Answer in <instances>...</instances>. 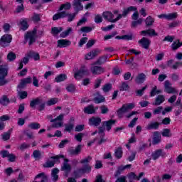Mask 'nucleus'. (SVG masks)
<instances>
[{
    "mask_svg": "<svg viewBox=\"0 0 182 182\" xmlns=\"http://www.w3.org/2000/svg\"><path fill=\"white\" fill-rule=\"evenodd\" d=\"M89 0H73V7L76 12H79V11H83V5L82 2H86Z\"/></svg>",
    "mask_w": 182,
    "mask_h": 182,
    "instance_id": "nucleus-10",
    "label": "nucleus"
},
{
    "mask_svg": "<svg viewBox=\"0 0 182 182\" xmlns=\"http://www.w3.org/2000/svg\"><path fill=\"white\" fill-rule=\"evenodd\" d=\"M102 16L105 21H108V22H112V23L119 21V10H114L112 13L110 11H105L102 14Z\"/></svg>",
    "mask_w": 182,
    "mask_h": 182,
    "instance_id": "nucleus-1",
    "label": "nucleus"
},
{
    "mask_svg": "<svg viewBox=\"0 0 182 182\" xmlns=\"http://www.w3.org/2000/svg\"><path fill=\"white\" fill-rule=\"evenodd\" d=\"M10 119H11V117H9V115H8V114L2 115L0 117V122L4 123V122L10 120Z\"/></svg>",
    "mask_w": 182,
    "mask_h": 182,
    "instance_id": "nucleus-56",
    "label": "nucleus"
},
{
    "mask_svg": "<svg viewBox=\"0 0 182 182\" xmlns=\"http://www.w3.org/2000/svg\"><path fill=\"white\" fill-rule=\"evenodd\" d=\"M11 42H12V36L9 34L4 35L0 39V46L5 48L8 46V44L11 43Z\"/></svg>",
    "mask_w": 182,
    "mask_h": 182,
    "instance_id": "nucleus-6",
    "label": "nucleus"
},
{
    "mask_svg": "<svg viewBox=\"0 0 182 182\" xmlns=\"http://www.w3.org/2000/svg\"><path fill=\"white\" fill-rule=\"evenodd\" d=\"M34 159H41V151L38 150H35L33 153Z\"/></svg>",
    "mask_w": 182,
    "mask_h": 182,
    "instance_id": "nucleus-59",
    "label": "nucleus"
},
{
    "mask_svg": "<svg viewBox=\"0 0 182 182\" xmlns=\"http://www.w3.org/2000/svg\"><path fill=\"white\" fill-rule=\"evenodd\" d=\"M26 41H28V45H32L36 41V30L28 32L25 36Z\"/></svg>",
    "mask_w": 182,
    "mask_h": 182,
    "instance_id": "nucleus-7",
    "label": "nucleus"
},
{
    "mask_svg": "<svg viewBox=\"0 0 182 182\" xmlns=\"http://www.w3.org/2000/svg\"><path fill=\"white\" fill-rule=\"evenodd\" d=\"M164 100H166L164 95H159L156 97L155 102H154L153 105L154 106H160L161 103H164Z\"/></svg>",
    "mask_w": 182,
    "mask_h": 182,
    "instance_id": "nucleus-27",
    "label": "nucleus"
},
{
    "mask_svg": "<svg viewBox=\"0 0 182 182\" xmlns=\"http://www.w3.org/2000/svg\"><path fill=\"white\" fill-rule=\"evenodd\" d=\"M55 166V161H48L46 162L45 167H53Z\"/></svg>",
    "mask_w": 182,
    "mask_h": 182,
    "instance_id": "nucleus-63",
    "label": "nucleus"
},
{
    "mask_svg": "<svg viewBox=\"0 0 182 182\" xmlns=\"http://www.w3.org/2000/svg\"><path fill=\"white\" fill-rule=\"evenodd\" d=\"M162 136L164 137H170V136H171V134H170V129H164L162 132Z\"/></svg>",
    "mask_w": 182,
    "mask_h": 182,
    "instance_id": "nucleus-55",
    "label": "nucleus"
},
{
    "mask_svg": "<svg viewBox=\"0 0 182 182\" xmlns=\"http://www.w3.org/2000/svg\"><path fill=\"white\" fill-rule=\"evenodd\" d=\"M97 107L95 108L93 105H89L84 108V113H87V114H93L95 112H96Z\"/></svg>",
    "mask_w": 182,
    "mask_h": 182,
    "instance_id": "nucleus-28",
    "label": "nucleus"
},
{
    "mask_svg": "<svg viewBox=\"0 0 182 182\" xmlns=\"http://www.w3.org/2000/svg\"><path fill=\"white\" fill-rule=\"evenodd\" d=\"M95 103H102L105 102V97L101 95L100 94L97 93V95L95 97L94 99Z\"/></svg>",
    "mask_w": 182,
    "mask_h": 182,
    "instance_id": "nucleus-39",
    "label": "nucleus"
},
{
    "mask_svg": "<svg viewBox=\"0 0 182 182\" xmlns=\"http://www.w3.org/2000/svg\"><path fill=\"white\" fill-rule=\"evenodd\" d=\"M57 43L58 48H68V46H70V45H72V42L66 39L58 40Z\"/></svg>",
    "mask_w": 182,
    "mask_h": 182,
    "instance_id": "nucleus-15",
    "label": "nucleus"
},
{
    "mask_svg": "<svg viewBox=\"0 0 182 182\" xmlns=\"http://www.w3.org/2000/svg\"><path fill=\"white\" fill-rule=\"evenodd\" d=\"M132 165H126L124 166H119L115 173V176L117 177V176H120V174H122V172L124 171V170H126V168H129V167H130Z\"/></svg>",
    "mask_w": 182,
    "mask_h": 182,
    "instance_id": "nucleus-41",
    "label": "nucleus"
},
{
    "mask_svg": "<svg viewBox=\"0 0 182 182\" xmlns=\"http://www.w3.org/2000/svg\"><path fill=\"white\" fill-rule=\"evenodd\" d=\"M144 176V173L141 172L139 173V176L136 175V173L131 172L127 175V177H128L129 181H132V180H140V178Z\"/></svg>",
    "mask_w": 182,
    "mask_h": 182,
    "instance_id": "nucleus-19",
    "label": "nucleus"
},
{
    "mask_svg": "<svg viewBox=\"0 0 182 182\" xmlns=\"http://www.w3.org/2000/svg\"><path fill=\"white\" fill-rule=\"evenodd\" d=\"M28 127L34 130H38V129H41V124L38 122H32L28 125Z\"/></svg>",
    "mask_w": 182,
    "mask_h": 182,
    "instance_id": "nucleus-45",
    "label": "nucleus"
},
{
    "mask_svg": "<svg viewBox=\"0 0 182 182\" xmlns=\"http://www.w3.org/2000/svg\"><path fill=\"white\" fill-rule=\"evenodd\" d=\"M95 23H102L103 22V18L100 16V14H97L95 18Z\"/></svg>",
    "mask_w": 182,
    "mask_h": 182,
    "instance_id": "nucleus-52",
    "label": "nucleus"
},
{
    "mask_svg": "<svg viewBox=\"0 0 182 182\" xmlns=\"http://www.w3.org/2000/svg\"><path fill=\"white\" fill-rule=\"evenodd\" d=\"M11 133H12V130H9L7 132L2 134L1 137L3 140H9V139H11Z\"/></svg>",
    "mask_w": 182,
    "mask_h": 182,
    "instance_id": "nucleus-44",
    "label": "nucleus"
},
{
    "mask_svg": "<svg viewBox=\"0 0 182 182\" xmlns=\"http://www.w3.org/2000/svg\"><path fill=\"white\" fill-rule=\"evenodd\" d=\"M66 79H68L66 74H60L55 78V80L57 83H59L60 82L66 80Z\"/></svg>",
    "mask_w": 182,
    "mask_h": 182,
    "instance_id": "nucleus-33",
    "label": "nucleus"
},
{
    "mask_svg": "<svg viewBox=\"0 0 182 182\" xmlns=\"http://www.w3.org/2000/svg\"><path fill=\"white\" fill-rule=\"evenodd\" d=\"M141 35H143L144 36H157V33L156 31L153 28L149 29V30H145L141 31Z\"/></svg>",
    "mask_w": 182,
    "mask_h": 182,
    "instance_id": "nucleus-23",
    "label": "nucleus"
},
{
    "mask_svg": "<svg viewBox=\"0 0 182 182\" xmlns=\"http://www.w3.org/2000/svg\"><path fill=\"white\" fill-rule=\"evenodd\" d=\"M70 8H72V4L70 2H67L60 6L59 11H63V9H65V11H69Z\"/></svg>",
    "mask_w": 182,
    "mask_h": 182,
    "instance_id": "nucleus-36",
    "label": "nucleus"
},
{
    "mask_svg": "<svg viewBox=\"0 0 182 182\" xmlns=\"http://www.w3.org/2000/svg\"><path fill=\"white\" fill-rule=\"evenodd\" d=\"M99 53H100V51L99 50H94L87 53L85 56V59L86 60H90L93 59V58L97 56Z\"/></svg>",
    "mask_w": 182,
    "mask_h": 182,
    "instance_id": "nucleus-16",
    "label": "nucleus"
},
{
    "mask_svg": "<svg viewBox=\"0 0 182 182\" xmlns=\"http://www.w3.org/2000/svg\"><path fill=\"white\" fill-rule=\"evenodd\" d=\"M2 157H8L9 161L14 162L16 156L14 154H9L8 151H2L1 152Z\"/></svg>",
    "mask_w": 182,
    "mask_h": 182,
    "instance_id": "nucleus-17",
    "label": "nucleus"
},
{
    "mask_svg": "<svg viewBox=\"0 0 182 182\" xmlns=\"http://www.w3.org/2000/svg\"><path fill=\"white\" fill-rule=\"evenodd\" d=\"M30 56L31 58H33L34 60H39V59H41V58L39 57V53H38L31 52L30 53Z\"/></svg>",
    "mask_w": 182,
    "mask_h": 182,
    "instance_id": "nucleus-51",
    "label": "nucleus"
},
{
    "mask_svg": "<svg viewBox=\"0 0 182 182\" xmlns=\"http://www.w3.org/2000/svg\"><path fill=\"white\" fill-rule=\"evenodd\" d=\"M163 156H166V153L161 149H158L154 151L151 154L153 160H157L159 157H163Z\"/></svg>",
    "mask_w": 182,
    "mask_h": 182,
    "instance_id": "nucleus-22",
    "label": "nucleus"
},
{
    "mask_svg": "<svg viewBox=\"0 0 182 182\" xmlns=\"http://www.w3.org/2000/svg\"><path fill=\"white\" fill-rule=\"evenodd\" d=\"M145 23L146 26H151V25L154 23V18H153L151 16H148L145 20Z\"/></svg>",
    "mask_w": 182,
    "mask_h": 182,
    "instance_id": "nucleus-46",
    "label": "nucleus"
},
{
    "mask_svg": "<svg viewBox=\"0 0 182 182\" xmlns=\"http://www.w3.org/2000/svg\"><path fill=\"white\" fill-rule=\"evenodd\" d=\"M159 126H160V123L159 122H150L146 126V130H157Z\"/></svg>",
    "mask_w": 182,
    "mask_h": 182,
    "instance_id": "nucleus-31",
    "label": "nucleus"
},
{
    "mask_svg": "<svg viewBox=\"0 0 182 182\" xmlns=\"http://www.w3.org/2000/svg\"><path fill=\"white\" fill-rule=\"evenodd\" d=\"M58 103V98H51L49 100L46 105L47 106H53V105H56Z\"/></svg>",
    "mask_w": 182,
    "mask_h": 182,
    "instance_id": "nucleus-49",
    "label": "nucleus"
},
{
    "mask_svg": "<svg viewBox=\"0 0 182 182\" xmlns=\"http://www.w3.org/2000/svg\"><path fill=\"white\" fill-rule=\"evenodd\" d=\"M33 85L35 86V87H39V79H38V77L33 76Z\"/></svg>",
    "mask_w": 182,
    "mask_h": 182,
    "instance_id": "nucleus-53",
    "label": "nucleus"
},
{
    "mask_svg": "<svg viewBox=\"0 0 182 182\" xmlns=\"http://www.w3.org/2000/svg\"><path fill=\"white\" fill-rule=\"evenodd\" d=\"M62 171H66V173H70L72 170V166L69 164V159H64V162L61 166Z\"/></svg>",
    "mask_w": 182,
    "mask_h": 182,
    "instance_id": "nucleus-14",
    "label": "nucleus"
},
{
    "mask_svg": "<svg viewBox=\"0 0 182 182\" xmlns=\"http://www.w3.org/2000/svg\"><path fill=\"white\" fill-rule=\"evenodd\" d=\"M161 141V136H160V132H154L153 138V144H159Z\"/></svg>",
    "mask_w": 182,
    "mask_h": 182,
    "instance_id": "nucleus-29",
    "label": "nucleus"
},
{
    "mask_svg": "<svg viewBox=\"0 0 182 182\" xmlns=\"http://www.w3.org/2000/svg\"><path fill=\"white\" fill-rule=\"evenodd\" d=\"M117 34V31H114L112 34L105 36L104 37V40L108 41V39H112V38H114V36H116Z\"/></svg>",
    "mask_w": 182,
    "mask_h": 182,
    "instance_id": "nucleus-54",
    "label": "nucleus"
},
{
    "mask_svg": "<svg viewBox=\"0 0 182 182\" xmlns=\"http://www.w3.org/2000/svg\"><path fill=\"white\" fill-rule=\"evenodd\" d=\"M139 43H140L144 49H149V47L150 46V40L144 37L139 41Z\"/></svg>",
    "mask_w": 182,
    "mask_h": 182,
    "instance_id": "nucleus-26",
    "label": "nucleus"
},
{
    "mask_svg": "<svg viewBox=\"0 0 182 182\" xmlns=\"http://www.w3.org/2000/svg\"><path fill=\"white\" fill-rule=\"evenodd\" d=\"M9 104V98L6 97V95H4L0 99V105H2V106H6V105Z\"/></svg>",
    "mask_w": 182,
    "mask_h": 182,
    "instance_id": "nucleus-40",
    "label": "nucleus"
},
{
    "mask_svg": "<svg viewBox=\"0 0 182 182\" xmlns=\"http://www.w3.org/2000/svg\"><path fill=\"white\" fill-rule=\"evenodd\" d=\"M68 11H60L53 15V21H58L59 19H62L63 18H66L68 16Z\"/></svg>",
    "mask_w": 182,
    "mask_h": 182,
    "instance_id": "nucleus-18",
    "label": "nucleus"
},
{
    "mask_svg": "<svg viewBox=\"0 0 182 182\" xmlns=\"http://www.w3.org/2000/svg\"><path fill=\"white\" fill-rule=\"evenodd\" d=\"M136 9H137L134 6H130L127 9H124L122 14H120V11H119L118 18H119V20L122 19V18H126L128 14H130V12H132V11H136Z\"/></svg>",
    "mask_w": 182,
    "mask_h": 182,
    "instance_id": "nucleus-13",
    "label": "nucleus"
},
{
    "mask_svg": "<svg viewBox=\"0 0 182 182\" xmlns=\"http://www.w3.org/2000/svg\"><path fill=\"white\" fill-rule=\"evenodd\" d=\"M7 59L9 60V62H12L13 60H15L16 59V55L13 52L9 53L7 55Z\"/></svg>",
    "mask_w": 182,
    "mask_h": 182,
    "instance_id": "nucleus-47",
    "label": "nucleus"
},
{
    "mask_svg": "<svg viewBox=\"0 0 182 182\" xmlns=\"http://www.w3.org/2000/svg\"><path fill=\"white\" fill-rule=\"evenodd\" d=\"M177 18V13H171L166 14V19L168 21H172V19H176Z\"/></svg>",
    "mask_w": 182,
    "mask_h": 182,
    "instance_id": "nucleus-48",
    "label": "nucleus"
},
{
    "mask_svg": "<svg viewBox=\"0 0 182 182\" xmlns=\"http://www.w3.org/2000/svg\"><path fill=\"white\" fill-rule=\"evenodd\" d=\"M103 92H107L109 90H112V84H106L105 85H104L103 88Z\"/></svg>",
    "mask_w": 182,
    "mask_h": 182,
    "instance_id": "nucleus-57",
    "label": "nucleus"
},
{
    "mask_svg": "<svg viewBox=\"0 0 182 182\" xmlns=\"http://www.w3.org/2000/svg\"><path fill=\"white\" fill-rule=\"evenodd\" d=\"M45 101L41 98L33 100L30 103L31 107H35L36 105L38 106V110H40V112H42V110L45 109Z\"/></svg>",
    "mask_w": 182,
    "mask_h": 182,
    "instance_id": "nucleus-4",
    "label": "nucleus"
},
{
    "mask_svg": "<svg viewBox=\"0 0 182 182\" xmlns=\"http://www.w3.org/2000/svg\"><path fill=\"white\" fill-rule=\"evenodd\" d=\"M91 171H92V168L90 167V166H89V164H87L83 168L74 171V176L75 177H79L80 174H85V173H90Z\"/></svg>",
    "mask_w": 182,
    "mask_h": 182,
    "instance_id": "nucleus-11",
    "label": "nucleus"
},
{
    "mask_svg": "<svg viewBox=\"0 0 182 182\" xmlns=\"http://www.w3.org/2000/svg\"><path fill=\"white\" fill-rule=\"evenodd\" d=\"M115 123H116V120L109 119L108 121L103 122L102 126H103V127H105V129H106V130H107V132H109L112 129V126L114 125Z\"/></svg>",
    "mask_w": 182,
    "mask_h": 182,
    "instance_id": "nucleus-20",
    "label": "nucleus"
},
{
    "mask_svg": "<svg viewBox=\"0 0 182 182\" xmlns=\"http://www.w3.org/2000/svg\"><path fill=\"white\" fill-rule=\"evenodd\" d=\"M115 182H126V176H122L118 178Z\"/></svg>",
    "mask_w": 182,
    "mask_h": 182,
    "instance_id": "nucleus-64",
    "label": "nucleus"
},
{
    "mask_svg": "<svg viewBox=\"0 0 182 182\" xmlns=\"http://www.w3.org/2000/svg\"><path fill=\"white\" fill-rule=\"evenodd\" d=\"M17 24L18 25V26H21V29H22V31H26V29H28V21H26V19H20L18 22Z\"/></svg>",
    "mask_w": 182,
    "mask_h": 182,
    "instance_id": "nucleus-25",
    "label": "nucleus"
},
{
    "mask_svg": "<svg viewBox=\"0 0 182 182\" xmlns=\"http://www.w3.org/2000/svg\"><path fill=\"white\" fill-rule=\"evenodd\" d=\"M114 156L117 159H122L123 156V150L121 147H118L115 149Z\"/></svg>",
    "mask_w": 182,
    "mask_h": 182,
    "instance_id": "nucleus-35",
    "label": "nucleus"
},
{
    "mask_svg": "<svg viewBox=\"0 0 182 182\" xmlns=\"http://www.w3.org/2000/svg\"><path fill=\"white\" fill-rule=\"evenodd\" d=\"M8 75V70L4 65L0 66V86H4L6 84V75Z\"/></svg>",
    "mask_w": 182,
    "mask_h": 182,
    "instance_id": "nucleus-5",
    "label": "nucleus"
},
{
    "mask_svg": "<svg viewBox=\"0 0 182 182\" xmlns=\"http://www.w3.org/2000/svg\"><path fill=\"white\" fill-rule=\"evenodd\" d=\"M136 107V105L134 103H129V104H124L121 108H119L117 113L119 117H123L124 113H127L129 110H132Z\"/></svg>",
    "mask_w": 182,
    "mask_h": 182,
    "instance_id": "nucleus-2",
    "label": "nucleus"
},
{
    "mask_svg": "<svg viewBox=\"0 0 182 182\" xmlns=\"http://www.w3.org/2000/svg\"><path fill=\"white\" fill-rule=\"evenodd\" d=\"M88 70L86 68H81L77 72L75 73L74 77L76 80H80L85 75H87Z\"/></svg>",
    "mask_w": 182,
    "mask_h": 182,
    "instance_id": "nucleus-8",
    "label": "nucleus"
},
{
    "mask_svg": "<svg viewBox=\"0 0 182 182\" xmlns=\"http://www.w3.org/2000/svg\"><path fill=\"white\" fill-rule=\"evenodd\" d=\"M146 80V75L144 73L139 74L136 80V83H143Z\"/></svg>",
    "mask_w": 182,
    "mask_h": 182,
    "instance_id": "nucleus-42",
    "label": "nucleus"
},
{
    "mask_svg": "<svg viewBox=\"0 0 182 182\" xmlns=\"http://www.w3.org/2000/svg\"><path fill=\"white\" fill-rule=\"evenodd\" d=\"M66 89L68 92H75V90H76V87L73 84H70L66 87Z\"/></svg>",
    "mask_w": 182,
    "mask_h": 182,
    "instance_id": "nucleus-60",
    "label": "nucleus"
},
{
    "mask_svg": "<svg viewBox=\"0 0 182 182\" xmlns=\"http://www.w3.org/2000/svg\"><path fill=\"white\" fill-rule=\"evenodd\" d=\"M18 95L20 99H26L28 97V92L25 91H18Z\"/></svg>",
    "mask_w": 182,
    "mask_h": 182,
    "instance_id": "nucleus-50",
    "label": "nucleus"
},
{
    "mask_svg": "<svg viewBox=\"0 0 182 182\" xmlns=\"http://www.w3.org/2000/svg\"><path fill=\"white\" fill-rule=\"evenodd\" d=\"M58 173H59V170L58 168H54L52 171L51 176H52L53 181L54 182L58 181V179L59 178V176H58Z\"/></svg>",
    "mask_w": 182,
    "mask_h": 182,
    "instance_id": "nucleus-34",
    "label": "nucleus"
},
{
    "mask_svg": "<svg viewBox=\"0 0 182 182\" xmlns=\"http://www.w3.org/2000/svg\"><path fill=\"white\" fill-rule=\"evenodd\" d=\"M113 28H114V24L107 26V27H102V28H101V29H102V31L107 32V31H112V29Z\"/></svg>",
    "mask_w": 182,
    "mask_h": 182,
    "instance_id": "nucleus-61",
    "label": "nucleus"
},
{
    "mask_svg": "<svg viewBox=\"0 0 182 182\" xmlns=\"http://www.w3.org/2000/svg\"><path fill=\"white\" fill-rule=\"evenodd\" d=\"M81 32H92V27H89V26H84L82 28H80Z\"/></svg>",
    "mask_w": 182,
    "mask_h": 182,
    "instance_id": "nucleus-62",
    "label": "nucleus"
},
{
    "mask_svg": "<svg viewBox=\"0 0 182 182\" xmlns=\"http://www.w3.org/2000/svg\"><path fill=\"white\" fill-rule=\"evenodd\" d=\"M63 31L62 27H53L51 29V33L53 35H58V33H60Z\"/></svg>",
    "mask_w": 182,
    "mask_h": 182,
    "instance_id": "nucleus-43",
    "label": "nucleus"
},
{
    "mask_svg": "<svg viewBox=\"0 0 182 182\" xmlns=\"http://www.w3.org/2000/svg\"><path fill=\"white\" fill-rule=\"evenodd\" d=\"M48 178L45 176L44 173L38 174L35 178V181L37 182H46Z\"/></svg>",
    "mask_w": 182,
    "mask_h": 182,
    "instance_id": "nucleus-30",
    "label": "nucleus"
},
{
    "mask_svg": "<svg viewBox=\"0 0 182 182\" xmlns=\"http://www.w3.org/2000/svg\"><path fill=\"white\" fill-rule=\"evenodd\" d=\"M100 123H102V119H100V117H92L89 119L90 126L97 127L99 124H100Z\"/></svg>",
    "mask_w": 182,
    "mask_h": 182,
    "instance_id": "nucleus-21",
    "label": "nucleus"
},
{
    "mask_svg": "<svg viewBox=\"0 0 182 182\" xmlns=\"http://www.w3.org/2000/svg\"><path fill=\"white\" fill-rule=\"evenodd\" d=\"M73 31V29H72V28H68L60 34V38H66L67 36H69V35L72 33Z\"/></svg>",
    "mask_w": 182,
    "mask_h": 182,
    "instance_id": "nucleus-38",
    "label": "nucleus"
},
{
    "mask_svg": "<svg viewBox=\"0 0 182 182\" xmlns=\"http://www.w3.org/2000/svg\"><path fill=\"white\" fill-rule=\"evenodd\" d=\"M86 42H87V38H86V37L82 38L80 40L78 46H80V48H82L83 46V45H85V43H86Z\"/></svg>",
    "mask_w": 182,
    "mask_h": 182,
    "instance_id": "nucleus-58",
    "label": "nucleus"
},
{
    "mask_svg": "<svg viewBox=\"0 0 182 182\" xmlns=\"http://www.w3.org/2000/svg\"><path fill=\"white\" fill-rule=\"evenodd\" d=\"M162 92L163 91H161V90H157V86H155L152 88L150 95H151V97H153L156 95H160V93H162Z\"/></svg>",
    "mask_w": 182,
    "mask_h": 182,
    "instance_id": "nucleus-37",
    "label": "nucleus"
},
{
    "mask_svg": "<svg viewBox=\"0 0 182 182\" xmlns=\"http://www.w3.org/2000/svg\"><path fill=\"white\" fill-rule=\"evenodd\" d=\"M109 59V55H103L100 57L96 62L94 63V65H103Z\"/></svg>",
    "mask_w": 182,
    "mask_h": 182,
    "instance_id": "nucleus-32",
    "label": "nucleus"
},
{
    "mask_svg": "<svg viewBox=\"0 0 182 182\" xmlns=\"http://www.w3.org/2000/svg\"><path fill=\"white\" fill-rule=\"evenodd\" d=\"M29 83H32V78H31V77L24 78V79L21 80L20 84L18 86V88L23 89V87H25V85H26Z\"/></svg>",
    "mask_w": 182,
    "mask_h": 182,
    "instance_id": "nucleus-24",
    "label": "nucleus"
},
{
    "mask_svg": "<svg viewBox=\"0 0 182 182\" xmlns=\"http://www.w3.org/2000/svg\"><path fill=\"white\" fill-rule=\"evenodd\" d=\"M63 117H65V114H60L59 116H58L55 119H51L50 122L53 123L52 124V127H54L55 129H59V127H62L63 126Z\"/></svg>",
    "mask_w": 182,
    "mask_h": 182,
    "instance_id": "nucleus-3",
    "label": "nucleus"
},
{
    "mask_svg": "<svg viewBox=\"0 0 182 182\" xmlns=\"http://www.w3.org/2000/svg\"><path fill=\"white\" fill-rule=\"evenodd\" d=\"M90 70L92 75H102V73H105V68L101 66H97L95 65V63L92 64Z\"/></svg>",
    "mask_w": 182,
    "mask_h": 182,
    "instance_id": "nucleus-12",
    "label": "nucleus"
},
{
    "mask_svg": "<svg viewBox=\"0 0 182 182\" xmlns=\"http://www.w3.org/2000/svg\"><path fill=\"white\" fill-rule=\"evenodd\" d=\"M164 92L169 95H174V93H177V90L171 86L168 80H166L164 82Z\"/></svg>",
    "mask_w": 182,
    "mask_h": 182,
    "instance_id": "nucleus-9",
    "label": "nucleus"
}]
</instances>
